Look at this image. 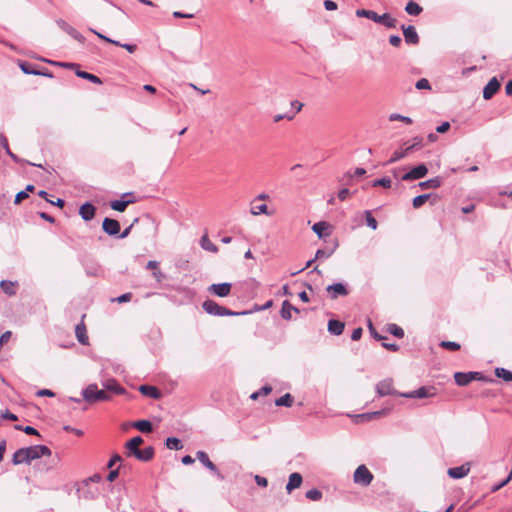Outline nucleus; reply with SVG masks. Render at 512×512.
<instances>
[{"mask_svg": "<svg viewBox=\"0 0 512 512\" xmlns=\"http://www.w3.org/2000/svg\"><path fill=\"white\" fill-rule=\"evenodd\" d=\"M356 16L370 19L375 23L382 24L388 28H395L397 24V20L393 18L389 13L378 15L373 10L358 9L356 10Z\"/></svg>", "mask_w": 512, "mask_h": 512, "instance_id": "obj_1", "label": "nucleus"}, {"mask_svg": "<svg viewBox=\"0 0 512 512\" xmlns=\"http://www.w3.org/2000/svg\"><path fill=\"white\" fill-rule=\"evenodd\" d=\"M202 308L207 314H210L213 316H239V315L247 314L246 311L234 312L226 307L219 305L214 300H210V299L205 300L202 303Z\"/></svg>", "mask_w": 512, "mask_h": 512, "instance_id": "obj_2", "label": "nucleus"}, {"mask_svg": "<svg viewBox=\"0 0 512 512\" xmlns=\"http://www.w3.org/2000/svg\"><path fill=\"white\" fill-rule=\"evenodd\" d=\"M83 399L88 403H95L98 401H110L111 395L107 391L98 389L96 384H90L82 390Z\"/></svg>", "mask_w": 512, "mask_h": 512, "instance_id": "obj_3", "label": "nucleus"}, {"mask_svg": "<svg viewBox=\"0 0 512 512\" xmlns=\"http://www.w3.org/2000/svg\"><path fill=\"white\" fill-rule=\"evenodd\" d=\"M373 478V474L364 464L358 466L353 475L354 482L362 486L370 485Z\"/></svg>", "mask_w": 512, "mask_h": 512, "instance_id": "obj_4", "label": "nucleus"}, {"mask_svg": "<svg viewBox=\"0 0 512 512\" xmlns=\"http://www.w3.org/2000/svg\"><path fill=\"white\" fill-rule=\"evenodd\" d=\"M28 462L31 463L32 460L39 459L43 456H51V450L49 447L45 445H34L26 447Z\"/></svg>", "mask_w": 512, "mask_h": 512, "instance_id": "obj_5", "label": "nucleus"}, {"mask_svg": "<svg viewBox=\"0 0 512 512\" xmlns=\"http://www.w3.org/2000/svg\"><path fill=\"white\" fill-rule=\"evenodd\" d=\"M454 379L457 385L466 386L473 380L482 379V374L480 372H456Z\"/></svg>", "mask_w": 512, "mask_h": 512, "instance_id": "obj_6", "label": "nucleus"}, {"mask_svg": "<svg viewBox=\"0 0 512 512\" xmlns=\"http://www.w3.org/2000/svg\"><path fill=\"white\" fill-rule=\"evenodd\" d=\"M428 173V168L425 164H420L414 168H412L409 172L405 173L401 180L403 181H413L418 180L425 177Z\"/></svg>", "mask_w": 512, "mask_h": 512, "instance_id": "obj_7", "label": "nucleus"}, {"mask_svg": "<svg viewBox=\"0 0 512 512\" xmlns=\"http://www.w3.org/2000/svg\"><path fill=\"white\" fill-rule=\"evenodd\" d=\"M232 284L229 282L214 283L208 287V292L217 297H227L231 292Z\"/></svg>", "mask_w": 512, "mask_h": 512, "instance_id": "obj_8", "label": "nucleus"}, {"mask_svg": "<svg viewBox=\"0 0 512 512\" xmlns=\"http://www.w3.org/2000/svg\"><path fill=\"white\" fill-rule=\"evenodd\" d=\"M196 457L207 469H209L211 472H213L217 476L218 479H220V480L224 479L223 474L218 470L216 465L209 459V456L206 452L198 451L196 453Z\"/></svg>", "mask_w": 512, "mask_h": 512, "instance_id": "obj_9", "label": "nucleus"}, {"mask_svg": "<svg viewBox=\"0 0 512 512\" xmlns=\"http://www.w3.org/2000/svg\"><path fill=\"white\" fill-rule=\"evenodd\" d=\"M376 393L379 397H383L386 395H398L399 396V394H400L393 389L391 379H385V380L380 381L376 385Z\"/></svg>", "mask_w": 512, "mask_h": 512, "instance_id": "obj_10", "label": "nucleus"}, {"mask_svg": "<svg viewBox=\"0 0 512 512\" xmlns=\"http://www.w3.org/2000/svg\"><path fill=\"white\" fill-rule=\"evenodd\" d=\"M102 228L109 236H117L120 233V224L117 220L106 217L103 220Z\"/></svg>", "mask_w": 512, "mask_h": 512, "instance_id": "obj_11", "label": "nucleus"}, {"mask_svg": "<svg viewBox=\"0 0 512 512\" xmlns=\"http://www.w3.org/2000/svg\"><path fill=\"white\" fill-rule=\"evenodd\" d=\"M433 388H427V387H420L417 390L407 392V393H401L399 396L405 397V398H428L433 396L432 392Z\"/></svg>", "mask_w": 512, "mask_h": 512, "instance_id": "obj_12", "label": "nucleus"}, {"mask_svg": "<svg viewBox=\"0 0 512 512\" xmlns=\"http://www.w3.org/2000/svg\"><path fill=\"white\" fill-rule=\"evenodd\" d=\"M499 88L500 82L497 80V78H491L483 89V98L485 100L491 99L494 96V94L499 90Z\"/></svg>", "mask_w": 512, "mask_h": 512, "instance_id": "obj_13", "label": "nucleus"}, {"mask_svg": "<svg viewBox=\"0 0 512 512\" xmlns=\"http://www.w3.org/2000/svg\"><path fill=\"white\" fill-rule=\"evenodd\" d=\"M331 299L348 295V289L343 283H334L326 288Z\"/></svg>", "mask_w": 512, "mask_h": 512, "instance_id": "obj_14", "label": "nucleus"}, {"mask_svg": "<svg viewBox=\"0 0 512 512\" xmlns=\"http://www.w3.org/2000/svg\"><path fill=\"white\" fill-rule=\"evenodd\" d=\"M102 386L107 393L111 395L113 394H124L125 389L115 380V379H107L102 382Z\"/></svg>", "mask_w": 512, "mask_h": 512, "instance_id": "obj_15", "label": "nucleus"}, {"mask_svg": "<svg viewBox=\"0 0 512 512\" xmlns=\"http://www.w3.org/2000/svg\"><path fill=\"white\" fill-rule=\"evenodd\" d=\"M470 471L469 463L449 468L447 474L453 479H461L468 475Z\"/></svg>", "mask_w": 512, "mask_h": 512, "instance_id": "obj_16", "label": "nucleus"}, {"mask_svg": "<svg viewBox=\"0 0 512 512\" xmlns=\"http://www.w3.org/2000/svg\"><path fill=\"white\" fill-rule=\"evenodd\" d=\"M58 26L64 30L67 34H69L72 38L79 41L80 43H83L85 41V38L82 34H80L75 28L70 26L67 22L64 20H58L57 21Z\"/></svg>", "mask_w": 512, "mask_h": 512, "instance_id": "obj_17", "label": "nucleus"}, {"mask_svg": "<svg viewBox=\"0 0 512 512\" xmlns=\"http://www.w3.org/2000/svg\"><path fill=\"white\" fill-rule=\"evenodd\" d=\"M95 211V207L91 203L86 202L80 206L79 215L84 221H90L94 218Z\"/></svg>", "mask_w": 512, "mask_h": 512, "instance_id": "obj_18", "label": "nucleus"}, {"mask_svg": "<svg viewBox=\"0 0 512 512\" xmlns=\"http://www.w3.org/2000/svg\"><path fill=\"white\" fill-rule=\"evenodd\" d=\"M402 29L406 43L414 45L419 43V36L414 26H402Z\"/></svg>", "mask_w": 512, "mask_h": 512, "instance_id": "obj_19", "label": "nucleus"}, {"mask_svg": "<svg viewBox=\"0 0 512 512\" xmlns=\"http://www.w3.org/2000/svg\"><path fill=\"white\" fill-rule=\"evenodd\" d=\"M390 410H391L390 408H384V409H381L379 411L367 412V413L356 415L355 418L357 420L361 419V420H364V421H370V420L379 418L381 416L388 415L390 413Z\"/></svg>", "mask_w": 512, "mask_h": 512, "instance_id": "obj_20", "label": "nucleus"}, {"mask_svg": "<svg viewBox=\"0 0 512 512\" xmlns=\"http://www.w3.org/2000/svg\"><path fill=\"white\" fill-rule=\"evenodd\" d=\"M303 478L300 473L294 472L290 474L288 483L286 485V490L288 493H291L294 489L299 488L302 484Z\"/></svg>", "mask_w": 512, "mask_h": 512, "instance_id": "obj_21", "label": "nucleus"}, {"mask_svg": "<svg viewBox=\"0 0 512 512\" xmlns=\"http://www.w3.org/2000/svg\"><path fill=\"white\" fill-rule=\"evenodd\" d=\"M132 455L140 461L147 462L153 458L154 449L153 447L149 446L144 449H139L135 451Z\"/></svg>", "mask_w": 512, "mask_h": 512, "instance_id": "obj_22", "label": "nucleus"}, {"mask_svg": "<svg viewBox=\"0 0 512 512\" xmlns=\"http://www.w3.org/2000/svg\"><path fill=\"white\" fill-rule=\"evenodd\" d=\"M139 392L147 397H150L152 399H158L161 396L160 391L155 387L151 385H141L139 387Z\"/></svg>", "mask_w": 512, "mask_h": 512, "instance_id": "obj_23", "label": "nucleus"}, {"mask_svg": "<svg viewBox=\"0 0 512 512\" xmlns=\"http://www.w3.org/2000/svg\"><path fill=\"white\" fill-rule=\"evenodd\" d=\"M292 311L299 313V309L290 304L288 300H285L282 303V307L280 310L281 317L285 320H290L292 318Z\"/></svg>", "mask_w": 512, "mask_h": 512, "instance_id": "obj_24", "label": "nucleus"}, {"mask_svg": "<svg viewBox=\"0 0 512 512\" xmlns=\"http://www.w3.org/2000/svg\"><path fill=\"white\" fill-rule=\"evenodd\" d=\"M12 463L14 465H19L22 463L29 464L26 447L20 448L14 452L13 457H12Z\"/></svg>", "mask_w": 512, "mask_h": 512, "instance_id": "obj_25", "label": "nucleus"}, {"mask_svg": "<svg viewBox=\"0 0 512 512\" xmlns=\"http://www.w3.org/2000/svg\"><path fill=\"white\" fill-rule=\"evenodd\" d=\"M344 323L339 321V320H329L328 322V331L332 334V335H336V336H339L343 333V330H344Z\"/></svg>", "mask_w": 512, "mask_h": 512, "instance_id": "obj_26", "label": "nucleus"}, {"mask_svg": "<svg viewBox=\"0 0 512 512\" xmlns=\"http://www.w3.org/2000/svg\"><path fill=\"white\" fill-rule=\"evenodd\" d=\"M146 269L153 271V277L157 282H161L164 274L159 270V263L155 260H150L146 264Z\"/></svg>", "mask_w": 512, "mask_h": 512, "instance_id": "obj_27", "label": "nucleus"}, {"mask_svg": "<svg viewBox=\"0 0 512 512\" xmlns=\"http://www.w3.org/2000/svg\"><path fill=\"white\" fill-rule=\"evenodd\" d=\"M75 334H76V338L79 343H81L82 345L88 344L87 331H86V327L83 323L76 325Z\"/></svg>", "mask_w": 512, "mask_h": 512, "instance_id": "obj_28", "label": "nucleus"}, {"mask_svg": "<svg viewBox=\"0 0 512 512\" xmlns=\"http://www.w3.org/2000/svg\"><path fill=\"white\" fill-rule=\"evenodd\" d=\"M0 144L3 147V149L5 150L6 154L9 155V157L14 162H16V163H20L21 162L20 158L11 151V149L9 147V144H8V140H7L6 136L3 133H0Z\"/></svg>", "mask_w": 512, "mask_h": 512, "instance_id": "obj_29", "label": "nucleus"}, {"mask_svg": "<svg viewBox=\"0 0 512 512\" xmlns=\"http://www.w3.org/2000/svg\"><path fill=\"white\" fill-rule=\"evenodd\" d=\"M329 228V225L327 222H324V221H320V222H317L315 223L313 226H312V230L313 232L319 237V238H323L325 236H328L330 233L329 232H325L327 229Z\"/></svg>", "mask_w": 512, "mask_h": 512, "instance_id": "obj_30", "label": "nucleus"}, {"mask_svg": "<svg viewBox=\"0 0 512 512\" xmlns=\"http://www.w3.org/2000/svg\"><path fill=\"white\" fill-rule=\"evenodd\" d=\"M143 443V439L140 436H135L132 439H130L126 444L125 447L128 450V455H132L135 451L139 450V445Z\"/></svg>", "mask_w": 512, "mask_h": 512, "instance_id": "obj_31", "label": "nucleus"}, {"mask_svg": "<svg viewBox=\"0 0 512 512\" xmlns=\"http://www.w3.org/2000/svg\"><path fill=\"white\" fill-rule=\"evenodd\" d=\"M200 246L202 249L209 251L211 253H217L218 247L211 242L207 234H204L200 239Z\"/></svg>", "mask_w": 512, "mask_h": 512, "instance_id": "obj_32", "label": "nucleus"}, {"mask_svg": "<svg viewBox=\"0 0 512 512\" xmlns=\"http://www.w3.org/2000/svg\"><path fill=\"white\" fill-rule=\"evenodd\" d=\"M409 153H411L409 151V148L407 146H404L399 149V150H396L392 157L387 161V164H392V163H395L403 158H405Z\"/></svg>", "mask_w": 512, "mask_h": 512, "instance_id": "obj_33", "label": "nucleus"}, {"mask_svg": "<svg viewBox=\"0 0 512 512\" xmlns=\"http://www.w3.org/2000/svg\"><path fill=\"white\" fill-rule=\"evenodd\" d=\"M441 184H442V181H441L440 177H435V178H431L429 180L420 182L418 184V186L421 189H436V188H439L441 186Z\"/></svg>", "mask_w": 512, "mask_h": 512, "instance_id": "obj_34", "label": "nucleus"}, {"mask_svg": "<svg viewBox=\"0 0 512 512\" xmlns=\"http://www.w3.org/2000/svg\"><path fill=\"white\" fill-rule=\"evenodd\" d=\"M338 242L334 241L332 246L326 249H318L315 255V259L329 258L337 249Z\"/></svg>", "mask_w": 512, "mask_h": 512, "instance_id": "obj_35", "label": "nucleus"}, {"mask_svg": "<svg viewBox=\"0 0 512 512\" xmlns=\"http://www.w3.org/2000/svg\"><path fill=\"white\" fill-rule=\"evenodd\" d=\"M18 66L24 74H27V75L38 74V69H36L34 64H32V63H29L26 61H18Z\"/></svg>", "mask_w": 512, "mask_h": 512, "instance_id": "obj_36", "label": "nucleus"}, {"mask_svg": "<svg viewBox=\"0 0 512 512\" xmlns=\"http://www.w3.org/2000/svg\"><path fill=\"white\" fill-rule=\"evenodd\" d=\"M133 426L142 433H150L153 430L152 423L148 420L136 421Z\"/></svg>", "mask_w": 512, "mask_h": 512, "instance_id": "obj_37", "label": "nucleus"}, {"mask_svg": "<svg viewBox=\"0 0 512 512\" xmlns=\"http://www.w3.org/2000/svg\"><path fill=\"white\" fill-rule=\"evenodd\" d=\"M130 203H133V200H113L110 202V207L115 211L123 212Z\"/></svg>", "mask_w": 512, "mask_h": 512, "instance_id": "obj_38", "label": "nucleus"}, {"mask_svg": "<svg viewBox=\"0 0 512 512\" xmlns=\"http://www.w3.org/2000/svg\"><path fill=\"white\" fill-rule=\"evenodd\" d=\"M76 75L80 78H83V79H86L92 83H95V84H102V80L94 75V74H91V73H88L86 71H81V70H77L76 71Z\"/></svg>", "mask_w": 512, "mask_h": 512, "instance_id": "obj_39", "label": "nucleus"}, {"mask_svg": "<svg viewBox=\"0 0 512 512\" xmlns=\"http://www.w3.org/2000/svg\"><path fill=\"white\" fill-rule=\"evenodd\" d=\"M422 10H423L422 7L414 1H409L405 7V11L409 15H413V16L419 15L422 12Z\"/></svg>", "mask_w": 512, "mask_h": 512, "instance_id": "obj_40", "label": "nucleus"}, {"mask_svg": "<svg viewBox=\"0 0 512 512\" xmlns=\"http://www.w3.org/2000/svg\"><path fill=\"white\" fill-rule=\"evenodd\" d=\"M165 445L170 450H181L183 448V445L180 441V439L176 437H168L166 439Z\"/></svg>", "mask_w": 512, "mask_h": 512, "instance_id": "obj_41", "label": "nucleus"}, {"mask_svg": "<svg viewBox=\"0 0 512 512\" xmlns=\"http://www.w3.org/2000/svg\"><path fill=\"white\" fill-rule=\"evenodd\" d=\"M495 375L496 377L501 378L506 382L512 381V372L503 367H497L495 369Z\"/></svg>", "mask_w": 512, "mask_h": 512, "instance_id": "obj_42", "label": "nucleus"}, {"mask_svg": "<svg viewBox=\"0 0 512 512\" xmlns=\"http://www.w3.org/2000/svg\"><path fill=\"white\" fill-rule=\"evenodd\" d=\"M276 406L291 407L293 404V397L290 393H286L275 401Z\"/></svg>", "mask_w": 512, "mask_h": 512, "instance_id": "obj_43", "label": "nucleus"}, {"mask_svg": "<svg viewBox=\"0 0 512 512\" xmlns=\"http://www.w3.org/2000/svg\"><path fill=\"white\" fill-rule=\"evenodd\" d=\"M38 195L41 198L45 199L50 204L55 205L57 207L62 208L65 205V201L63 199H61V198H58L56 201H53L52 198H48L49 194L46 191H44V190H40L38 192Z\"/></svg>", "mask_w": 512, "mask_h": 512, "instance_id": "obj_44", "label": "nucleus"}, {"mask_svg": "<svg viewBox=\"0 0 512 512\" xmlns=\"http://www.w3.org/2000/svg\"><path fill=\"white\" fill-rule=\"evenodd\" d=\"M404 146H407L409 148L410 152H412L414 150H419L423 147V138L420 136H416L412 139L411 144H409L408 142H405Z\"/></svg>", "mask_w": 512, "mask_h": 512, "instance_id": "obj_45", "label": "nucleus"}, {"mask_svg": "<svg viewBox=\"0 0 512 512\" xmlns=\"http://www.w3.org/2000/svg\"><path fill=\"white\" fill-rule=\"evenodd\" d=\"M431 197V194L418 195L413 199L412 205L415 209L420 208Z\"/></svg>", "mask_w": 512, "mask_h": 512, "instance_id": "obj_46", "label": "nucleus"}, {"mask_svg": "<svg viewBox=\"0 0 512 512\" xmlns=\"http://www.w3.org/2000/svg\"><path fill=\"white\" fill-rule=\"evenodd\" d=\"M0 287L6 294L10 296L15 294L14 283L11 281L2 280L0 282Z\"/></svg>", "mask_w": 512, "mask_h": 512, "instance_id": "obj_47", "label": "nucleus"}, {"mask_svg": "<svg viewBox=\"0 0 512 512\" xmlns=\"http://www.w3.org/2000/svg\"><path fill=\"white\" fill-rule=\"evenodd\" d=\"M388 332L391 333L393 336L397 338H403L404 337V330L396 325V324H389L387 328Z\"/></svg>", "mask_w": 512, "mask_h": 512, "instance_id": "obj_48", "label": "nucleus"}, {"mask_svg": "<svg viewBox=\"0 0 512 512\" xmlns=\"http://www.w3.org/2000/svg\"><path fill=\"white\" fill-rule=\"evenodd\" d=\"M306 498L311 501H319L322 498V492L318 489H310L306 492Z\"/></svg>", "mask_w": 512, "mask_h": 512, "instance_id": "obj_49", "label": "nucleus"}, {"mask_svg": "<svg viewBox=\"0 0 512 512\" xmlns=\"http://www.w3.org/2000/svg\"><path fill=\"white\" fill-rule=\"evenodd\" d=\"M267 209L266 204L252 205L250 212L253 215L267 214Z\"/></svg>", "mask_w": 512, "mask_h": 512, "instance_id": "obj_50", "label": "nucleus"}, {"mask_svg": "<svg viewBox=\"0 0 512 512\" xmlns=\"http://www.w3.org/2000/svg\"><path fill=\"white\" fill-rule=\"evenodd\" d=\"M389 120L390 121H402V122H404L406 124H411L412 123V119L410 117L403 116V115L398 114V113L390 114Z\"/></svg>", "mask_w": 512, "mask_h": 512, "instance_id": "obj_51", "label": "nucleus"}, {"mask_svg": "<svg viewBox=\"0 0 512 512\" xmlns=\"http://www.w3.org/2000/svg\"><path fill=\"white\" fill-rule=\"evenodd\" d=\"M366 224L373 230L377 229L378 223L369 210L365 211Z\"/></svg>", "mask_w": 512, "mask_h": 512, "instance_id": "obj_52", "label": "nucleus"}, {"mask_svg": "<svg viewBox=\"0 0 512 512\" xmlns=\"http://www.w3.org/2000/svg\"><path fill=\"white\" fill-rule=\"evenodd\" d=\"M391 184H392V182H391L390 178L383 177V178H380V179H377V180L373 181L372 186L373 187L382 186L384 188H390Z\"/></svg>", "mask_w": 512, "mask_h": 512, "instance_id": "obj_53", "label": "nucleus"}, {"mask_svg": "<svg viewBox=\"0 0 512 512\" xmlns=\"http://www.w3.org/2000/svg\"><path fill=\"white\" fill-rule=\"evenodd\" d=\"M89 31L94 33L98 38L104 40L105 42H108V43L113 44V45H121V43L119 41L113 40V39L105 36L104 34L94 30L93 28H90Z\"/></svg>", "mask_w": 512, "mask_h": 512, "instance_id": "obj_54", "label": "nucleus"}, {"mask_svg": "<svg viewBox=\"0 0 512 512\" xmlns=\"http://www.w3.org/2000/svg\"><path fill=\"white\" fill-rule=\"evenodd\" d=\"M440 346L442 348L449 349V350H452V351H456V350L460 349V344L457 343V342H453V341H442L440 343Z\"/></svg>", "mask_w": 512, "mask_h": 512, "instance_id": "obj_55", "label": "nucleus"}, {"mask_svg": "<svg viewBox=\"0 0 512 512\" xmlns=\"http://www.w3.org/2000/svg\"><path fill=\"white\" fill-rule=\"evenodd\" d=\"M415 87L418 90H423V89L430 90L431 89V85H430L429 81L426 78L419 79L416 82Z\"/></svg>", "mask_w": 512, "mask_h": 512, "instance_id": "obj_56", "label": "nucleus"}, {"mask_svg": "<svg viewBox=\"0 0 512 512\" xmlns=\"http://www.w3.org/2000/svg\"><path fill=\"white\" fill-rule=\"evenodd\" d=\"M28 197V193L26 191H20L16 194L14 203L19 204L22 200L26 199Z\"/></svg>", "mask_w": 512, "mask_h": 512, "instance_id": "obj_57", "label": "nucleus"}, {"mask_svg": "<svg viewBox=\"0 0 512 512\" xmlns=\"http://www.w3.org/2000/svg\"><path fill=\"white\" fill-rule=\"evenodd\" d=\"M132 298V294L130 292L128 293H124L122 295H120L119 297H117L115 300L118 302V303H124V302H128L130 301Z\"/></svg>", "mask_w": 512, "mask_h": 512, "instance_id": "obj_58", "label": "nucleus"}, {"mask_svg": "<svg viewBox=\"0 0 512 512\" xmlns=\"http://www.w3.org/2000/svg\"><path fill=\"white\" fill-rule=\"evenodd\" d=\"M389 43L394 46L398 47L401 44V38L398 35H391L389 37Z\"/></svg>", "mask_w": 512, "mask_h": 512, "instance_id": "obj_59", "label": "nucleus"}, {"mask_svg": "<svg viewBox=\"0 0 512 512\" xmlns=\"http://www.w3.org/2000/svg\"><path fill=\"white\" fill-rule=\"evenodd\" d=\"M324 7L328 11H334L337 9V4L332 0H325Z\"/></svg>", "mask_w": 512, "mask_h": 512, "instance_id": "obj_60", "label": "nucleus"}, {"mask_svg": "<svg viewBox=\"0 0 512 512\" xmlns=\"http://www.w3.org/2000/svg\"><path fill=\"white\" fill-rule=\"evenodd\" d=\"M362 333H363L362 328L359 327V328L354 329L352 334H351V339L353 341L359 340L361 338V336H362Z\"/></svg>", "mask_w": 512, "mask_h": 512, "instance_id": "obj_61", "label": "nucleus"}, {"mask_svg": "<svg viewBox=\"0 0 512 512\" xmlns=\"http://www.w3.org/2000/svg\"><path fill=\"white\" fill-rule=\"evenodd\" d=\"M255 479V482L257 483V485L261 486V487H266L268 485V481L265 477H262L260 475H256L254 477Z\"/></svg>", "mask_w": 512, "mask_h": 512, "instance_id": "obj_62", "label": "nucleus"}, {"mask_svg": "<svg viewBox=\"0 0 512 512\" xmlns=\"http://www.w3.org/2000/svg\"><path fill=\"white\" fill-rule=\"evenodd\" d=\"M1 417L3 419H7V420H11V421H16L17 420V416L11 412H9L8 410H6L5 412H2L1 413Z\"/></svg>", "mask_w": 512, "mask_h": 512, "instance_id": "obj_63", "label": "nucleus"}, {"mask_svg": "<svg viewBox=\"0 0 512 512\" xmlns=\"http://www.w3.org/2000/svg\"><path fill=\"white\" fill-rule=\"evenodd\" d=\"M120 461H122L121 456L118 454H115L111 457L107 466H108V468H112L117 462H120Z\"/></svg>", "mask_w": 512, "mask_h": 512, "instance_id": "obj_64", "label": "nucleus"}]
</instances>
